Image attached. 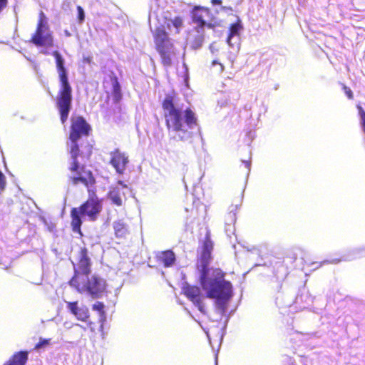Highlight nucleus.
<instances>
[{"label": "nucleus", "mask_w": 365, "mask_h": 365, "mask_svg": "<svg viewBox=\"0 0 365 365\" xmlns=\"http://www.w3.org/2000/svg\"><path fill=\"white\" fill-rule=\"evenodd\" d=\"M162 108L165 110V125L169 131L181 133L180 140H185L192 136L189 131L197 126V118L190 108L182 110L175 105V96L167 95L162 102Z\"/></svg>", "instance_id": "obj_2"}, {"label": "nucleus", "mask_w": 365, "mask_h": 365, "mask_svg": "<svg viewBox=\"0 0 365 365\" xmlns=\"http://www.w3.org/2000/svg\"><path fill=\"white\" fill-rule=\"evenodd\" d=\"M182 293L198 308L200 312L205 313L200 287L195 285L185 284L182 287Z\"/></svg>", "instance_id": "obj_11"}, {"label": "nucleus", "mask_w": 365, "mask_h": 365, "mask_svg": "<svg viewBox=\"0 0 365 365\" xmlns=\"http://www.w3.org/2000/svg\"><path fill=\"white\" fill-rule=\"evenodd\" d=\"M118 183L120 185H121L123 187V188H127V186L125 185H124L122 181H118Z\"/></svg>", "instance_id": "obj_33"}, {"label": "nucleus", "mask_w": 365, "mask_h": 365, "mask_svg": "<svg viewBox=\"0 0 365 365\" xmlns=\"http://www.w3.org/2000/svg\"><path fill=\"white\" fill-rule=\"evenodd\" d=\"M1 192H2V190H0V193H1Z\"/></svg>", "instance_id": "obj_38"}, {"label": "nucleus", "mask_w": 365, "mask_h": 365, "mask_svg": "<svg viewBox=\"0 0 365 365\" xmlns=\"http://www.w3.org/2000/svg\"><path fill=\"white\" fill-rule=\"evenodd\" d=\"M203 41H204L203 34H200L197 35L192 43V47L195 48H200L202 46Z\"/></svg>", "instance_id": "obj_24"}, {"label": "nucleus", "mask_w": 365, "mask_h": 365, "mask_svg": "<svg viewBox=\"0 0 365 365\" xmlns=\"http://www.w3.org/2000/svg\"><path fill=\"white\" fill-rule=\"evenodd\" d=\"M212 2L214 4H220L222 3V1L221 0H212Z\"/></svg>", "instance_id": "obj_31"}, {"label": "nucleus", "mask_w": 365, "mask_h": 365, "mask_svg": "<svg viewBox=\"0 0 365 365\" xmlns=\"http://www.w3.org/2000/svg\"><path fill=\"white\" fill-rule=\"evenodd\" d=\"M29 359L28 351H19L14 353L3 365H26Z\"/></svg>", "instance_id": "obj_16"}, {"label": "nucleus", "mask_w": 365, "mask_h": 365, "mask_svg": "<svg viewBox=\"0 0 365 365\" xmlns=\"http://www.w3.org/2000/svg\"><path fill=\"white\" fill-rule=\"evenodd\" d=\"M77 268L74 267L76 272L81 274H90L91 272V260L88 256V250L86 247H81L78 255Z\"/></svg>", "instance_id": "obj_13"}, {"label": "nucleus", "mask_w": 365, "mask_h": 365, "mask_svg": "<svg viewBox=\"0 0 365 365\" xmlns=\"http://www.w3.org/2000/svg\"><path fill=\"white\" fill-rule=\"evenodd\" d=\"M286 257L292 258L293 259V262H295L297 259V256L293 253H289L288 255H287Z\"/></svg>", "instance_id": "obj_30"}, {"label": "nucleus", "mask_w": 365, "mask_h": 365, "mask_svg": "<svg viewBox=\"0 0 365 365\" xmlns=\"http://www.w3.org/2000/svg\"><path fill=\"white\" fill-rule=\"evenodd\" d=\"M241 29H242V25L240 24V20H238L237 22L234 23L230 25V26L229 28V34H228L227 38V42L228 44H230V45L231 44L230 43L231 38L234 36L238 35L239 31H240Z\"/></svg>", "instance_id": "obj_21"}, {"label": "nucleus", "mask_w": 365, "mask_h": 365, "mask_svg": "<svg viewBox=\"0 0 365 365\" xmlns=\"http://www.w3.org/2000/svg\"><path fill=\"white\" fill-rule=\"evenodd\" d=\"M213 247L210 232L207 230L200 247L196 267L200 272L199 282L205 292L206 297L214 299L216 309L224 315L232 297V285L225 279V273L221 269L208 267L212 259Z\"/></svg>", "instance_id": "obj_1"}, {"label": "nucleus", "mask_w": 365, "mask_h": 365, "mask_svg": "<svg viewBox=\"0 0 365 365\" xmlns=\"http://www.w3.org/2000/svg\"><path fill=\"white\" fill-rule=\"evenodd\" d=\"M92 309L93 310L98 311L100 313V315L102 318L106 317V312L104 311V304L101 302H97L93 304Z\"/></svg>", "instance_id": "obj_23"}, {"label": "nucleus", "mask_w": 365, "mask_h": 365, "mask_svg": "<svg viewBox=\"0 0 365 365\" xmlns=\"http://www.w3.org/2000/svg\"><path fill=\"white\" fill-rule=\"evenodd\" d=\"M31 42L36 46L53 47L54 46L52 32L49 30L47 18L42 11L38 14L36 29L31 38Z\"/></svg>", "instance_id": "obj_8"}, {"label": "nucleus", "mask_w": 365, "mask_h": 365, "mask_svg": "<svg viewBox=\"0 0 365 365\" xmlns=\"http://www.w3.org/2000/svg\"><path fill=\"white\" fill-rule=\"evenodd\" d=\"M153 40L155 49L160 56L162 64L166 67L170 66L176 52L168 33L163 26L155 29L153 34Z\"/></svg>", "instance_id": "obj_6"}, {"label": "nucleus", "mask_w": 365, "mask_h": 365, "mask_svg": "<svg viewBox=\"0 0 365 365\" xmlns=\"http://www.w3.org/2000/svg\"><path fill=\"white\" fill-rule=\"evenodd\" d=\"M110 81L112 84L113 91H112V96L113 100L115 103H118L122 98V93L120 89V85L118 82V77L115 76L114 73H112L109 76Z\"/></svg>", "instance_id": "obj_18"}, {"label": "nucleus", "mask_w": 365, "mask_h": 365, "mask_svg": "<svg viewBox=\"0 0 365 365\" xmlns=\"http://www.w3.org/2000/svg\"><path fill=\"white\" fill-rule=\"evenodd\" d=\"M219 64H220V66H221V71H222V70H223V68H224L223 66H222V64H220V63H219Z\"/></svg>", "instance_id": "obj_35"}, {"label": "nucleus", "mask_w": 365, "mask_h": 365, "mask_svg": "<svg viewBox=\"0 0 365 365\" xmlns=\"http://www.w3.org/2000/svg\"><path fill=\"white\" fill-rule=\"evenodd\" d=\"M50 339H39V341L35 345L34 349L38 350L44 346H48L50 344Z\"/></svg>", "instance_id": "obj_25"}, {"label": "nucleus", "mask_w": 365, "mask_h": 365, "mask_svg": "<svg viewBox=\"0 0 365 365\" xmlns=\"http://www.w3.org/2000/svg\"><path fill=\"white\" fill-rule=\"evenodd\" d=\"M167 27H168V29H170V24H167Z\"/></svg>", "instance_id": "obj_36"}, {"label": "nucleus", "mask_w": 365, "mask_h": 365, "mask_svg": "<svg viewBox=\"0 0 365 365\" xmlns=\"http://www.w3.org/2000/svg\"><path fill=\"white\" fill-rule=\"evenodd\" d=\"M6 185V179L4 174L0 171V190H4Z\"/></svg>", "instance_id": "obj_28"}, {"label": "nucleus", "mask_w": 365, "mask_h": 365, "mask_svg": "<svg viewBox=\"0 0 365 365\" xmlns=\"http://www.w3.org/2000/svg\"><path fill=\"white\" fill-rule=\"evenodd\" d=\"M343 90L345 93V94L346 95L347 98L350 100L353 99L354 98V94H353V92L351 90L350 88H349L348 86H345V85H343Z\"/></svg>", "instance_id": "obj_27"}, {"label": "nucleus", "mask_w": 365, "mask_h": 365, "mask_svg": "<svg viewBox=\"0 0 365 365\" xmlns=\"http://www.w3.org/2000/svg\"><path fill=\"white\" fill-rule=\"evenodd\" d=\"M217 63H218L217 62V61H215H215H212V64H213V65H215V64H217Z\"/></svg>", "instance_id": "obj_34"}, {"label": "nucleus", "mask_w": 365, "mask_h": 365, "mask_svg": "<svg viewBox=\"0 0 365 365\" xmlns=\"http://www.w3.org/2000/svg\"><path fill=\"white\" fill-rule=\"evenodd\" d=\"M172 25L176 29V34H179L180 29L183 26V19L181 16H175L171 21Z\"/></svg>", "instance_id": "obj_22"}, {"label": "nucleus", "mask_w": 365, "mask_h": 365, "mask_svg": "<svg viewBox=\"0 0 365 365\" xmlns=\"http://www.w3.org/2000/svg\"><path fill=\"white\" fill-rule=\"evenodd\" d=\"M88 197L78 207H73L71 210V227L72 231L80 237L83 236L81 225L82 216L88 217L91 221H96L103 210L102 200L96 195L95 189H88Z\"/></svg>", "instance_id": "obj_4"}, {"label": "nucleus", "mask_w": 365, "mask_h": 365, "mask_svg": "<svg viewBox=\"0 0 365 365\" xmlns=\"http://www.w3.org/2000/svg\"><path fill=\"white\" fill-rule=\"evenodd\" d=\"M247 166L249 167L250 166V163H247Z\"/></svg>", "instance_id": "obj_37"}, {"label": "nucleus", "mask_w": 365, "mask_h": 365, "mask_svg": "<svg viewBox=\"0 0 365 365\" xmlns=\"http://www.w3.org/2000/svg\"><path fill=\"white\" fill-rule=\"evenodd\" d=\"M8 0H0V12L6 7Z\"/></svg>", "instance_id": "obj_29"}, {"label": "nucleus", "mask_w": 365, "mask_h": 365, "mask_svg": "<svg viewBox=\"0 0 365 365\" xmlns=\"http://www.w3.org/2000/svg\"><path fill=\"white\" fill-rule=\"evenodd\" d=\"M125 195L122 190L117 187H112L108 194V198L118 207L123 205V200L125 198Z\"/></svg>", "instance_id": "obj_19"}, {"label": "nucleus", "mask_w": 365, "mask_h": 365, "mask_svg": "<svg viewBox=\"0 0 365 365\" xmlns=\"http://www.w3.org/2000/svg\"><path fill=\"white\" fill-rule=\"evenodd\" d=\"M68 284L81 294H88L93 299L101 297L107 291L105 279L97 275L81 274L76 272Z\"/></svg>", "instance_id": "obj_5"}, {"label": "nucleus", "mask_w": 365, "mask_h": 365, "mask_svg": "<svg viewBox=\"0 0 365 365\" xmlns=\"http://www.w3.org/2000/svg\"><path fill=\"white\" fill-rule=\"evenodd\" d=\"M92 130L91 126L84 117L73 114L70 119L69 140H79L83 137H87Z\"/></svg>", "instance_id": "obj_9"}, {"label": "nucleus", "mask_w": 365, "mask_h": 365, "mask_svg": "<svg viewBox=\"0 0 365 365\" xmlns=\"http://www.w3.org/2000/svg\"><path fill=\"white\" fill-rule=\"evenodd\" d=\"M210 16V10L207 8L195 6L192 11V21L197 25L200 29H202L205 26L208 28H214L215 24L207 22Z\"/></svg>", "instance_id": "obj_12"}, {"label": "nucleus", "mask_w": 365, "mask_h": 365, "mask_svg": "<svg viewBox=\"0 0 365 365\" xmlns=\"http://www.w3.org/2000/svg\"><path fill=\"white\" fill-rule=\"evenodd\" d=\"M52 55L56 59L59 80V88L55 98V105L58 110L61 123L64 125L72 108L73 89L64 66V59L57 51H54Z\"/></svg>", "instance_id": "obj_3"}, {"label": "nucleus", "mask_w": 365, "mask_h": 365, "mask_svg": "<svg viewBox=\"0 0 365 365\" xmlns=\"http://www.w3.org/2000/svg\"><path fill=\"white\" fill-rule=\"evenodd\" d=\"M78 19L79 23H82L85 19V14L83 8L81 6H77Z\"/></svg>", "instance_id": "obj_26"}, {"label": "nucleus", "mask_w": 365, "mask_h": 365, "mask_svg": "<svg viewBox=\"0 0 365 365\" xmlns=\"http://www.w3.org/2000/svg\"><path fill=\"white\" fill-rule=\"evenodd\" d=\"M155 259L158 265L164 267H170L173 266L175 262V255L170 250H165L158 252L155 255Z\"/></svg>", "instance_id": "obj_15"}, {"label": "nucleus", "mask_w": 365, "mask_h": 365, "mask_svg": "<svg viewBox=\"0 0 365 365\" xmlns=\"http://www.w3.org/2000/svg\"><path fill=\"white\" fill-rule=\"evenodd\" d=\"M341 261H342V259H333V260L331 261V262H332V263H339V262H341Z\"/></svg>", "instance_id": "obj_32"}, {"label": "nucleus", "mask_w": 365, "mask_h": 365, "mask_svg": "<svg viewBox=\"0 0 365 365\" xmlns=\"http://www.w3.org/2000/svg\"><path fill=\"white\" fill-rule=\"evenodd\" d=\"M71 175L68 177L69 182L73 185H83L88 189L96 185V180L91 170L86 169V166L81 165L79 162H71L68 166Z\"/></svg>", "instance_id": "obj_7"}, {"label": "nucleus", "mask_w": 365, "mask_h": 365, "mask_svg": "<svg viewBox=\"0 0 365 365\" xmlns=\"http://www.w3.org/2000/svg\"><path fill=\"white\" fill-rule=\"evenodd\" d=\"M113 227L118 238H125L130 234L129 226L123 220L115 221Z\"/></svg>", "instance_id": "obj_17"}, {"label": "nucleus", "mask_w": 365, "mask_h": 365, "mask_svg": "<svg viewBox=\"0 0 365 365\" xmlns=\"http://www.w3.org/2000/svg\"><path fill=\"white\" fill-rule=\"evenodd\" d=\"M71 145H70V150L69 153L71 155V158L72 161L71 162H78V158L80 156V148L78 145V140H70Z\"/></svg>", "instance_id": "obj_20"}, {"label": "nucleus", "mask_w": 365, "mask_h": 365, "mask_svg": "<svg viewBox=\"0 0 365 365\" xmlns=\"http://www.w3.org/2000/svg\"><path fill=\"white\" fill-rule=\"evenodd\" d=\"M109 155L110 164L118 174L123 175L129 163L127 153L121 151L119 148H115Z\"/></svg>", "instance_id": "obj_10"}, {"label": "nucleus", "mask_w": 365, "mask_h": 365, "mask_svg": "<svg viewBox=\"0 0 365 365\" xmlns=\"http://www.w3.org/2000/svg\"><path fill=\"white\" fill-rule=\"evenodd\" d=\"M67 308L78 320L86 322L89 325L92 324L89 321V309L86 306L79 307L78 302L76 301L67 302Z\"/></svg>", "instance_id": "obj_14"}]
</instances>
